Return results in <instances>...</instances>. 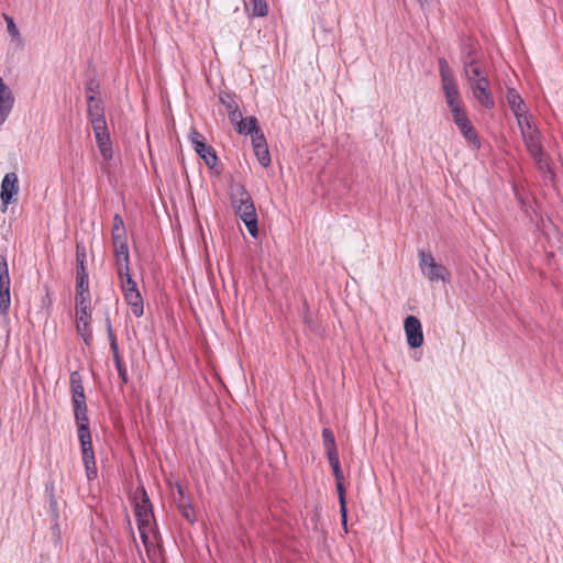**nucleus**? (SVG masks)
<instances>
[{"label":"nucleus","instance_id":"1","mask_svg":"<svg viewBox=\"0 0 563 563\" xmlns=\"http://www.w3.org/2000/svg\"><path fill=\"white\" fill-rule=\"evenodd\" d=\"M518 126L520 129L525 146L533 158L539 170L552 176L550 159L542 145V134L532 118L522 119L520 123H518Z\"/></svg>","mask_w":563,"mask_h":563},{"label":"nucleus","instance_id":"2","mask_svg":"<svg viewBox=\"0 0 563 563\" xmlns=\"http://www.w3.org/2000/svg\"><path fill=\"white\" fill-rule=\"evenodd\" d=\"M229 195L235 216L244 222L249 233L256 238L258 233L257 214L251 195L239 183L230 185Z\"/></svg>","mask_w":563,"mask_h":563},{"label":"nucleus","instance_id":"3","mask_svg":"<svg viewBox=\"0 0 563 563\" xmlns=\"http://www.w3.org/2000/svg\"><path fill=\"white\" fill-rule=\"evenodd\" d=\"M135 500V517L140 537L145 547L148 544L150 536L153 531L154 515L150 499L142 488L137 490L134 496Z\"/></svg>","mask_w":563,"mask_h":563},{"label":"nucleus","instance_id":"4","mask_svg":"<svg viewBox=\"0 0 563 563\" xmlns=\"http://www.w3.org/2000/svg\"><path fill=\"white\" fill-rule=\"evenodd\" d=\"M439 75L446 104L451 112L462 107L460 90L452 68L444 58H439Z\"/></svg>","mask_w":563,"mask_h":563},{"label":"nucleus","instance_id":"5","mask_svg":"<svg viewBox=\"0 0 563 563\" xmlns=\"http://www.w3.org/2000/svg\"><path fill=\"white\" fill-rule=\"evenodd\" d=\"M419 267L422 275L431 283L450 282L451 274L449 269L438 263L434 257L426 251L419 252Z\"/></svg>","mask_w":563,"mask_h":563},{"label":"nucleus","instance_id":"6","mask_svg":"<svg viewBox=\"0 0 563 563\" xmlns=\"http://www.w3.org/2000/svg\"><path fill=\"white\" fill-rule=\"evenodd\" d=\"M90 299L81 297L76 300L77 331L87 342L91 338L90 322Z\"/></svg>","mask_w":563,"mask_h":563},{"label":"nucleus","instance_id":"7","mask_svg":"<svg viewBox=\"0 0 563 563\" xmlns=\"http://www.w3.org/2000/svg\"><path fill=\"white\" fill-rule=\"evenodd\" d=\"M19 194V179L15 173H8L1 181L0 198L3 205L2 211L7 210L8 205L16 200Z\"/></svg>","mask_w":563,"mask_h":563},{"label":"nucleus","instance_id":"8","mask_svg":"<svg viewBox=\"0 0 563 563\" xmlns=\"http://www.w3.org/2000/svg\"><path fill=\"white\" fill-rule=\"evenodd\" d=\"M11 303L8 264L0 255V314H7Z\"/></svg>","mask_w":563,"mask_h":563},{"label":"nucleus","instance_id":"9","mask_svg":"<svg viewBox=\"0 0 563 563\" xmlns=\"http://www.w3.org/2000/svg\"><path fill=\"white\" fill-rule=\"evenodd\" d=\"M189 137L197 154L205 161V163L209 167H214L218 162V157L216 155L214 150L206 143L205 137L196 130H192L190 132Z\"/></svg>","mask_w":563,"mask_h":563},{"label":"nucleus","instance_id":"10","mask_svg":"<svg viewBox=\"0 0 563 563\" xmlns=\"http://www.w3.org/2000/svg\"><path fill=\"white\" fill-rule=\"evenodd\" d=\"M453 115L454 123L457 125L459 130L463 134V136L467 140L470 144L475 147L479 146L477 133L475 132L471 121L468 120L466 112L463 108L451 112Z\"/></svg>","mask_w":563,"mask_h":563},{"label":"nucleus","instance_id":"11","mask_svg":"<svg viewBox=\"0 0 563 563\" xmlns=\"http://www.w3.org/2000/svg\"><path fill=\"white\" fill-rule=\"evenodd\" d=\"M407 343L410 347L417 349L423 344V333L420 320L415 316H408L404 322Z\"/></svg>","mask_w":563,"mask_h":563},{"label":"nucleus","instance_id":"12","mask_svg":"<svg viewBox=\"0 0 563 563\" xmlns=\"http://www.w3.org/2000/svg\"><path fill=\"white\" fill-rule=\"evenodd\" d=\"M472 81L471 89L474 98L486 109H492L495 106L494 98L490 92L489 81L487 78H475Z\"/></svg>","mask_w":563,"mask_h":563},{"label":"nucleus","instance_id":"13","mask_svg":"<svg viewBox=\"0 0 563 563\" xmlns=\"http://www.w3.org/2000/svg\"><path fill=\"white\" fill-rule=\"evenodd\" d=\"M81 446L82 462L85 465L88 481L97 478L98 471L96 466L95 453L92 450L91 438L79 439Z\"/></svg>","mask_w":563,"mask_h":563},{"label":"nucleus","instance_id":"14","mask_svg":"<svg viewBox=\"0 0 563 563\" xmlns=\"http://www.w3.org/2000/svg\"><path fill=\"white\" fill-rule=\"evenodd\" d=\"M15 98L11 88L0 77V126L7 121L14 107Z\"/></svg>","mask_w":563,"mask_h":563},{"label":"nucleus","instance_id":"15","mask_svg":"<svg viewBox=\"0 0 563 563\" xmlns=\"http://www.w3.org/2000/svg\"><path fill=\"white\" fill-rule=\"evenodd\" d=\"M73 405L75 410V419L78 427V438H91L89 430V420L87 416L86 399L73 401Z\"/></svg>","mask_w":563,"mask_h":563},{"label":"nucleus","instance_id":"16","mask_svg":"<svg viewBox=\"0 0 563 563\" xmlns=\"http://www.w3.org/2000/svg\"><path fill=\"white\" fill-rule=\"evenodd\" d=\"M92 130L101 156L104 161H110L112 158V146L110 142L108 126H96Z\"/></svg>","mask_w":563,"mask_h":563},{"label":"nucleus","instance_id":"17","mask_svg":"<svg viewBox=\"0 0 563 563\" xmlns=\"http://www.w3.org/2000/svg\"><path fill=\"white\" fill-rule=\"evenodd\" d=\"M507 102L514 112L517 123H520L522 119H530L532 118L526 109V104L523 102V99L520 97V95L515 89H508L507 92Z\"/></svg>","mask_w":563,"mask_h":563},{"label":"nucleus","instance_id":"18","mask_svg":"<svg viewBox=\"0 0 563 563\" xmlns=\"http://www.w3.org/2000/svg\"><path fill=\"white\" fill-rule=\"evenodd\" d=\"M113 246V255L115 260L117 269L129 267V247H128V239L122 241L112 242Z\"/></svg>","mask_w":563,"mask_h":563},{"label":"nucleus","instance_id":"19","mask_svg":"<svg viewBox=\"0 0 563 563\" xmlns=\"http://www.w3.org/2000/svg\"><path fill=\"white\" fill-rule=\"evenodd\" d=\"M88 115L92 129L96 126L107 125V121L104 118V109L100 100L88 102Z\"/></svg>","mask_w":563,"mask_h":563},{"label":"nucleus","instance_id":"20","mask_svg":"<svg viewBox=\"0 0 563 563\" xmlns=\"http://www.w3.org/2000/svg\"><path fill=\"white\" fill-rule=\"evenodd\" d=\"M117 272H118V277H119L120 284H121V289L124 295L129 294L130 291L137 290L136 283L133 280V278L131 276L130 266L119 268V269H117Z\"/></svg>","mask_w":563,"mask_h":563},{"label":"nucleus","instance_id":"21","mask_svg":"<svg viewBox=\"0 0 563 563\" xmlns=\"http://www.w3.org/2000/svg\"><path fill=\"white\" fill-rule=\"evenodd\" d=\"M126 303L131 307L132 313L135 317H141L144 312L143 310V298L141 296L140 290L130 291L124 295Z\"/></svg>","mask_w":563,"mask_h":563},{"label":"nucleus","instance_id":"22","mask_svg":"<svg viewBox=\"0 0 563 563\" xmlns=\"http://www.w3.org/2000/svg\"><path fill=\"white\" fill-rule=\"evenodd\" d=\"M220 100L222 104L225 107L228 111L229 119L232 123H235L239 121V119L242 118V113L239 110L238 103L234 101V99L229 96L224 95L220 97Z\"/></svg>","mask_w":563,"mask_h":563},{"label":"nucleus","instance_id":"23","mask_svg":"<svg viewBox=\"0 0 563 563\" xmlns=\"http://www.w3.org/2000/svg\"><path fill=\"white\" fill-rule=\"evenodd\" d=\"M240 134L255 133L258 129L257 119L255 117L241 118L238 122L233 123Z\"/></svg>","mask_w":563,"mask_h":563},{"label":"nucleus","instance_id":"24","mask_svg":"<svg viewBox=\"0 0 563 563\" xmlns=\"http://www.w3.org/2000/svg\"><path fill=\"white\" fill-rule=\"evenodd\" d=\"M69 380H70L73 401L86 399V396L84 393L82 380H81V376L79 375V373L73 372L70 374Z\"/></svg>","mask_w":563,"mask_h":563},{"label":"nucleus","instance_id":"25","mask_svg":"<svg viewBox=\"0 0 563 563\" xmlns=\"http://www.w3.org/2000/svg\"><path fill=\"white\" fill-rule=\"evenodd\" d=\"M464 75L470 85L472 84V81L476 80L475 78H487L483 69L478 66V64L475 60L465 63Z\"/></svg>","mask_w":563,"mask_h":563},{"label":"nucleus","instance_id":"26","mask_svg":"<svg viewBox=\"0 0 563 563\" xmlns=\"http://www.w3.org/2000/svg\"><path fill=\"white\" fill-rule=\"evenodd\" d=\"M77 295L76 300H80L81 297L90 299L89 289H88V273L87 271H81L77 273Z\"/></svg>","mask_w":563,"mask_h":563},{"label":"nucleus","instance_id":"27","mask_svg":"<svg viewBox=\"0 0 563 563\" xmlns=\"http://www.w3.org/2000/svg\"><path fill=\"white\" fill-rule=\"evenodd\" d=\"M3 18L7 23V31L11 36L12 42H14L18 46H22L23 40L13 18L7 14H4Z\"/></svg>","mask_w":563,"mask_h":563},{"label":"nucleus","instance_id":"28","mask_svg":"<svg viewBox=\"0 0 563 563\" xmlns=\"http://www.w3.org/2000/svg\"><path fill=\"white\" fill-rule=\"evenodd\" d=\"M322 438H323V444H324V448L327 451V455L330 456V455L339 454L336 445H335L333 432L330 429H328V428L323 429Z\"/></svg>","mask_w":563,"mask_h":563},{"label":"nucleus","instance_id":"29","mask_svg":"<svg viewBox=\"0 0 563 563\" xmlns=\"http://www.w3.org/2000/svg\"><path fill=\"white\" fill-rule=\"evenodd\" d=\"M336 490H338V495H339L342 523L345 527L346 526V499H345V488L343 486V481L336 482Z\"/></svg>","mask_w":563,"mask_h":563},{"label":"nucleus","instance_id":"30","mask_svg":"<svg viewBox=\"0 0 563 563\" xmlns=\"http://www.w3.org/2000/svg\"><path fill=\"white\" fill-rule=\"evenodd\" d=\"M86 247L82 243L77 242L76 244V269L77 273H80L81 271H86L85 263H86Z\"/></svg>","mask_w":563,"mask_h":563},{"label":"nucleus","instance_id":"31","mask_svg":"<svg viewBox=\"0 0 563 563\" xmlns=\"http://www.w3.org/2000/svg\"><path fill=\"white\" fill-rule=\"evenodd\" d=\"M254 153L263 167H267L271 164V155L267 145L254 147Z\"/></svg>","mask_w":563,"mask_h":563},{"label":"nucleus","instance_id":"32","mask_svg":"<svg viewBox=\"0 0 563 563\" xmlns=\"http://www.w3.org/2000/svg\"><path fill=\"white\" fill-rule=\"evenodd\" d=\"M252 13L255 16H265L267 14V4L265 0H250Z\"/></svg>","mask_w":563,"mask_h":563},{"label":"nucleus","instance_id":"33","mask_svg":"<svg viewBox=\"0 0 563 563\" xmlns=\"http://www.w3.org/2000/svg\"><path fill=\"white\" fill-rule=\"evenodd\" d=\"M329 463L332 467L335 482L343 481V473L340 465L339 454L328 456Z\"/></svg>","mask_w":563,"mask_h":563},{"label":"nucleus","instance_id":"34","mask_svg":"<svg viewBox=\"0 0 563 563\" xmlns=\"http://www.w3.org/2000/svg\"><path fill=\"white\" fill-rule=\"evenodd\" d=\"M178 508L186 520L189 522L195 521V510L188 501H178Z\"/></svg>","mask_w":563,"mask_h":563},{"label":"nucleus","instance_id":"35","mask_svg":"<svg viewBox=\"0 0 563 563\" xmlns=\"http://www.w3.org/2000/svg\"><path fill=\"white\" fill-rule=\"evenodd\" d=\"M98 89H99V84L97 80H89L86 85V97H87V102L89 101H96L98 100L97 99V93H98Z\"/></svg>","mask_w":563,"mask_h":563},{"label":"nucleus","instance_id":"36","mask_svg":"<svg viewBox=\"0 0 563 563\" xmlns=\"http://www.w3.org/2000/svg\"><path fill=\"white\" fill-rule=\"evenodd\" d=\"M251 137H252L253 148L261 146V145H263V146L267 145L264 134L262 133L261 130H257L255 133H252Z\"/></svg>","mask_w":563,"mask_h":563},{"label":"nucleus","instance_id":"37","mask_svg":"<svg viewBox=\"0 0 563 563\" xmlns=\"http://www.w3.org/2000/svg\"><path fill=\"white\" fill-rule=\"evenodd\" d=\"M114 363L122 383H128V372L122 364L121 357L117 356V358H114Z\"/></svg>","mask_w":563,"mask_h":563},{"label":"nucleus","instance_id":"38","mask_svg":"<svg viewBox=\"0 0 563 563\" xmlns=\"http://www.w3.org/2000/svg\"><path fill=\"white\" fill-rule=\"evenodd\" d=\"M108 333H109L111 350L113 352V358H117V356H120L119 355V349H118V344H117V341H115V336L112 333V330H111L110 325L108 328Z\"/></svg>","mask_w":563,"mask_h":563},{"label":"nucleus","instance_id":"39","mask_svg":"<svg viewBox=\"0 0 563 563\" xmlns=\"http://www.w3.org/2000/svg\"><path fill=\"white\" fill-rule=\"evenodd\" d=\"M111 238H112V242L126 240L128 239L126 230L125 229H118V230L112 229Z\"/></svg>","mask_w":563,"mask_h":563},{"label":"nucleus","instance_id":"40","mask_svg":"<svg viewBox=\"0 0 563 563\" xmlns=\"http://www.w3.org/2000/svg\"><path fill=\"white\" fill-rule=\"evenodd\" d=\"M112 229L113 230L125 229L123 219H122V217L120 214H114L113 223H112Z\"/></svg>","mask_w":563,"mask_h":563},{"label":"nucleus","instance_id":"41","mask_svg":"<svg viewBox=\"0 0 563 563\" xmlns=\"http://www.w3.org/2000/svg\"><path fill=\"white\" fill-rule=\"evenodd\" d=\"M177 493L179 495V498L177 499V503L178 501H187V499L185 497V490H184L183 486L177 485Z\"/></svg>","mask_w":563,"mask_h":563},{"label":"nucleus","instance_id":"42","mask_svg":"<svg viewBox=\"0 0 563 563\" xmlns=\"http://www.w3.org/2000/svg\"><path fill=\"white\" fill-rule=\"evenodd\" d=\"M421 4L426 3L428 0H418Z\"/></svg>","mask_w":563,"mask_h":563}]
</instances>
